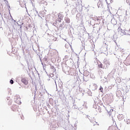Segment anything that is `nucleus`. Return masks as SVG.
<instances>
[{
    "label": "nucleus",
    "instance_id": "obj_13",
    "mask_svg": "<svg viewBox=\"0 0 130 130\" xmlns=\"http://www.w3.org/2000/svg\"><path fill=\"white\" fill-rule=\"evenodd\" d=\"M13 108H14L15 110H16V109L17 108V106H15V105H14V106H13Z\"/></svg>",
    "mask_w": 130,
    "mask_h": 130
},
{
    "label": "nucleus",
    "instance_id": "obj_8",
    "mask_svg": "<svg viewBox=\"0 0 130 130\" xmlns=\"http://www.w3.org/2000/svg\"><path fill=\"white\" fill-rule=\"evenodd\" d=\"M98 5L99 8L100 7H102V4L101 2L98 3Z\"/></svg>",
    "mask_w": 130,
    "mask_h": 130
},
{
    "label": "nucleus",
    "instance_id": "obj_7",
    "mask_svg": "<svg viewBox=\"0 0 130 130\" xmlns=\"http://www.w3.org/2000/svg\"><path fill=\"white\" fill-rule=\"evenodd\" d=\"M125 122L127 124H130V119L129 118H126L125 120Z\"/></svg>",
    "mask_w": 130,
    "mask_h": 130
},
{
    "label": "nucleus",
    "instance_id": "obj_3",
    "mask_svg": "<svg viewBox=\"0 0 130 130\" xmlns=\"http://www.w3.org/2000/svg\"><path fill=\"white\" fill-rule=\"evenodd\" d=\"M58 19L56 20V22H58L59 23H60L61 22V20H62V18H63V16L59 13L58 15Z\"/></svg>",
    "mask_w": 130,
    "mask_h": 130
},
{
    "label": "nucleus",
    "instance_id": "obj_2",
    "mask_svg": "<svg viewBox=\"0 0 130 130\" xmlns=\"http://www.w3.org/2000/svg\"><path fill=\"white\" fill-rule=\"evenodd\" d=\"M118 32L119 35H120V36H123V35H125V31L122 29L121 27H118Z\"/></svg>",
    "mask_w": 130,
    "mask_h": 130
},
{
    "label": "nucleus",
    "instance_id": "obj_6",
    "mask_svg": "<svg viewBox=\"0 0 130 130\" xmlns=\"http://www.w3.org/2000/svg\"><path fill=\"white\" fill-rule=\"evenodd\" d=\"M107 111H108V113L109 114V115H111L112 114V112H113V109L109 110L107 109Z\"/></svg>",
    "mask_w": 130,
    "mask_h": 130
},
{
    "label": "nucleus",
    "instance_id": "obj_9",
    "mask_svg": "<svg viewBox=\"0 0 130 130\" xmlns=\"http://www.w3.org/2000/svg\"><path fill=\"white\" fill-rule=\"evenodd\" d=\"M100 90L101 92H103V87L101 86L100 88Z\"/></svg>",
    "mask_w": 130,
    "mask_h": 130
},
{
    "label": "nucleus",
    "instance_id": "obj_4",
    "mask_svg": "<svg viewBox=\"0 0 130 130\" xmlns=\"http://www.w3.org/2000/svg\"><path fill=\"white\" fill-rule=\"evenodd\" d=\"M21 82L22 83H23L24 85H28V79L27 78H22L21 79Z\"/></svg>",
    "mask_w": 130,
    "mask_h": 130
},
{
    "label": "nucleus",
    "instance_id": "obj_5",
    "mask_svg": "<svg viewBox=\"0 0 130 130\" xmlns=\"http://www.w3.org/2000/svg\"><path fill=\"white\" fill-rule=\"evenodd\" d=\"M98 67H100L101 69H104V67H103V64H102L101 62L98 63Z\"/></svg>",
    "mask_w": 130,
    "mask_h": 130
},
{
    "label": "nucleus",
    "instance_id": "obj_12",
    "mask_svg": "<svg viewBox=\"0 0 130 130\" xmlns=\"http://www.w3.org/2000/svg\"><path fill=\"white\" fill-rule=\"evenodd\" d=\"M50 68L52 69V70H53L54 69V67L51 66Z\"/></svg>",
    "mask_w": 130,
    "mask_h": 130
},
{
    "label": "nucleus",
    "instance_id": "obj_10",
    "mask_svg": "<svg viewBox=\"0 0 130 130\" xmlns=\"http://www.w3.org/2000/svg\"><path fill=\"white\" fill-rule=\"evenodd\" d=\"M126 2L130 6V0H126Z\"/></svg>",
    "mask_w": 130,
    "mask_h": 130
},
{
    "label": "nucleus",
    "instance_id": "obj_11",
    "mask_svg": "<svg viewBox=\"0 0 130 130\" xmlns=\"http://www.w3.org/2000/svg\"><path fill=\"white\" fill-rule=\"evenodd\" d=\"M10 83H11V84H14V80H10Z\"/></svg>",
    "mask_w": 130,
    "mask_h": 130
},
{
    "label": "nucleus",
    "instance_id": "obj_15",
    "mask_svg": "<svg viewBox=\"0 0 130 130\" xmlns=\"http://www.w3.org/2000/svg\"><path fill=\"white\" fill-rule=\"evenodd\" d=\"M119 116H118V118H119Z\"/></svg>",
    "mask_w": 130,
    "mask_h": 130
},
{
    "label": "nucleus",
    "instance_id": "obj_14",
    "mask_svg": "<svg viewBox=\"0 0 130 130\" xmlns=\"http://www.w3.org/2000/svg\"><path fill=\"white\" fill-rule=\"evenodd\" d=\"M93 124H94V125H95H95H99V124H97V122H95V123H94Z\"/></svg>",
    "mask_w": 130,
    "mask_h": 130
},
{
    "label": "nucleus",
    "instance_id": "obj_1",
    "mask_svg": "<svg viewBox=\"0 0 130 130\" xmlns=\"http://www.w3.org/2000/svg\"><path fill=\"white\" fill-rule=\"evenodd\" d=\"M14 100L17 104L20 105L22 103L21 102V98H20V95L18 94H17L14 96Z\"/></svg>",
    "mask_w": 130,
    "mask_h": 130
}]
</instances>
